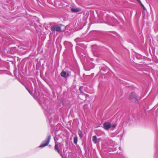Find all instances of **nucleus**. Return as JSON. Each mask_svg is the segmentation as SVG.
Listing matches in <instances>:
<instances>
[{
    "label": "nucleus",
    "instance_id": "7",
    "mask_svg": "<svg viewBox=\"0 0 158 158\" xmlns=\"http://www.w3.org/2000/svg\"><path fill=\"white\" fill-rule=\"evenodd\" d=\"M60 75L61 76L67 78L69 76L68 73H67L65 71H62Z\"/></svg>",
    "mask_w": 158,
    "mask_h": 158
},
{
    "label": "nucleus",
    "instance_id": "2",
    "mask_svg": "<svg viewBox=\"0 0 158 158\" xmlns=\"http://www.w3.org/2000/svg\"><path fill=\"white\" fill-rule=\"evenodd\" d=\"M51 139V135H48L41 143V144L40 145V147L43 148L44 147L47 146L49 144Z\"/></svg>",
    "mask_w": 158,
    "mask_h": 158
},
{
    "label": "nucleus",
    "instance_id": "13",
    "mask_svg": "<svg viewBox=\"0 0 158 158\" xmlns=\"http://www.w3.org/2000/svg\"><path fill=\"white\" fill-rule=\"evenodd\" d=\"M139 3L141 4L142 6L143 7V9L144 10L145 9V7H144V6L143 5L142 3L141 2Z\"/></svg>",
    "mask_w": 158,
    "mask_h": 158
},
{
    "label": "nucleus",
    "instance_id": "9",
    "mask_svg": "<svg viewBox=\"0 0 158 158\" xmlns=\"http://www.w3.org/2000/svg\"><path fill=\"white\" fill-rule=\"evenodd\" d=\"M78 132L79 136L81 139L83 136V134L82 131L79 129L78 131Z\"/></svg>",
    "mask_w": 158,
    "mask_h": 158
},
{
    "label": "nucleus",
    "instance_id": "15",
    "mask_svg": "<svg viewBox=\"0 0 158 158\" xmlns=\"http://www.w3.org/2000/svg\"><path fill=\"white\" fill-rule=\"evenodd\" d=\"M26 89L27 90V91L29 92V93H30V90L28 89V88L27 87H26Z\"/></svg>",
    "mask_w": 158,
    "mask_h": 158
},
{
    "label": "nucleus",
    "instance_id": "1",
    "mask_svg": "<svg viewBox=\"0 0 158 158\" xmlns=\"http://www.w3.org/2000/svg\"><path fill=\"white\" fill-rule=\"evenodd\" d=\"M51 109H45L44 111V114L47 116V118L49 120V122L51 123L53 122L54 123L56 121L58 118L57 115L54 113H52Z\"/></svg>",
    "mask_w": 158,
    "mask_h": 158
},
{
    "label": "nucleus",
    "instance_id": "12",
    "mask_svg": "<svg viewBox=\"0 0 158 158\" xmlns=\"http://www.w3.org/2000/svg\"><path fill=\"white\" fill-rule=\"evenodd\" d=\"M116 127V125L115 124H113L112 127V129L113 130Z\"/></svg>",
    "mask_w": 158,
    "mask_h": 158
},
{
    "label": "nucleus",
    "instance_id": "5",
    "mask_svg": "<svg viewBox=\"0 0 158 158\" xmlns=\"http://www.w3.org/2000/svg\"><path fill=\"white\" fill-rule=\"evenodd\" d=\"M103 128L106 130H108L111 127V124L109 122H106L103 124Z\"/></svg>",
    "mask_w": 158,
    "mask_h": 158
},
{
    "label": "nucleus",
    "instance_id": "11",
    "mask_svg": "<svg viewBox=\"0 0 158 158\" xmlns=\"http://www.w3.org/2000/svg\"><path fill=\"white\" fill-rule=\"evenodd\" d=\"M77 139H78V138H77V136L76 135L74 137V139H73L74 143L76 144H77Z\"/></svg>",
    "mask_w": 158,
    "mask_h": 158
},
{
    "label": "nucleus",
    "instance_id": "4",
    "mask_svg": "<svg viewBox=\"0 0 158 158\" xmlns=\"http://www.w3.org/2000/svg\"><path fill=\"white\" fill-rule=\"evenodd\" d=\"M52 31H56L58 32H61L62 31L60 26L57 25H55L51 28Z\"/></svg>",
    "mask_w": 158,
    "mask_h": 158
},
{
    "label": "nucleus",
    "instance_id": "16",
    "mask_svg": "<svg viewBox=\"0 0 158 158\" xmlns=\"http://www.w3.org/2000/svg\"><path fill=\"white\" fill-rule=\"evenodd\" d=\"M139 3H140L141 2V1L140 0H137Z\"/></svg>",
    "mask_w": 158,
    "mask_h": 158
},
{
    "label": "nucleus",
    "instance_id": "3",
    "mask_svg": "<svg viewBox=\"0 0 158 158\" xmlns=\"http://www.w3.org/2000/svg\"><path fill=\"white\" fill-rule=\"evenodd\" d=\"M129 99L132 101L134 102H138L137 96L133 92H132L131 93L129 97Z\"/></svg>",
    "mask_w": 158,
    "mask_h": 158
},
{
    "label": "nucleus",
    "instance_id": "6",
    "mask_svg": "<svg viewBox=\"0 0 158 158\" xmlns=\"http://www.w3.org/2000/svg\"><path fill=\"white\" fill-rule=\"evenodd\" d=\"M55 145L54 147L55 150L56 151H57L58 153L61 155V156H62V154L61 152L59 150L58 148V146L57 145V143H58V142L55 141Z\"/></svg>",
    "mask_w": 158,
    "mask_h": 158
},
{
    "label": "nucleus",
    "instance_id": "10",
    "mask_svg": "<svg viewBox=\"0 0 158 158\" xmlns=\"http://www.w3.org/2000/svg\"><path fill=\"white\" fill-rule=\"evenodd\" d=\"M93 141L94 143H96L97 142V138L96 136H94L92 137Z\"/></svg>",
    "mask_w": 158,
    "mask_h": 158
},
{
    "label": "nucleus",
    "instance_id": "14",
    "mask_svg": "<svg viewBox=\"0 0 158 158\" xmlns=\"http://www.w3.org/2000/svg\"><path fill=\"white\" fill-rule=\"evenodd\" d=\"M68 158H72V156L70 155V154L69 155L68 157Z\"/></svg>",
    "mask_w": 158,
    "mask_h": 158
},
{
    "label": "nucleus",
    "instance_id": "8",
    "mask_svg": "<svg viewBox=\"0 0 158 158\" xmlns=\"http://www.w3.org/2000/svg\"><path fill=\"white\" fill-rule=\"evenodd\" d=\"M81 9L79 8H71V10L73 12H77L81 10Z\"/></svg>",
    "mask_w": 158,
    "mask_h": 158
}]
</instances>
